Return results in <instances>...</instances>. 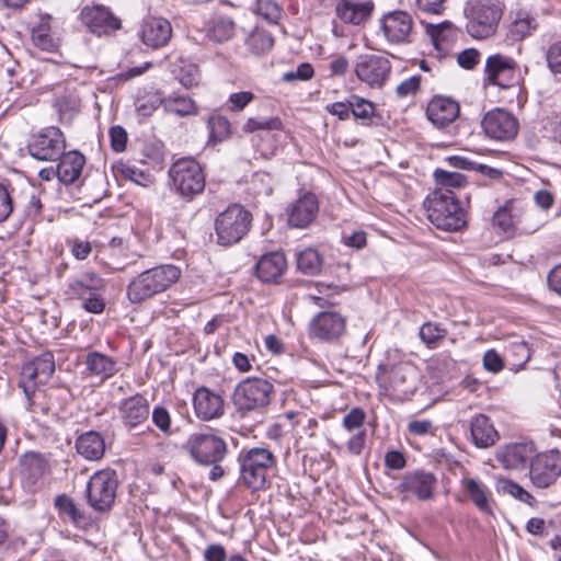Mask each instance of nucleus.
Listing matches in <instances>:
<instances>
[{"label":"nucleus","instance_id":"1","mask_svg":"<svg viewBox=\"0 0 561 561\" xmlns=\"http://www.w3.org/2000/svg\"><path fill=\"white\" fill-rule=\"evenodd\" d=\"M181 277V270L173 264L148 268L130 280L127 298L131 304H141L171 288Z\"/></svg>","mask_w":561,"mask_h":561},{"label":"nucleus","instance_id":"2","mask_svg":"<svg viewBox=\"0 0 561 561\" xmlns=\"http://www.w3.org/2000/svg\"><path fill=\"white\" fill-rule=\"evenodd\" d=\"M424 205L428 220L438 229L456 231L466 225L465 211L455 195L433 192Z\"/></svg>","mask_w":561,"mask_h":561},{"label":"nucleus","instance_id":"3","mask_svg":"<svg viewBox=\"0 0 561 561\" xmlns=\"http://www.w3.org/2000/svg\"><path fill=\"white\" fill-rule=\"evenodd\" d=\"M240 480L249 489L257 491L265 488L268 471L275 466L273 453L263 447L244 450L239 456Z\"/></svg>","mask_w":561,"mask_h":561},{"label":"nucleus","instance_id":"4","mask_svg":"<svg viewBox=\"0 0 561 561\" xmlns=\"http://www.w3.org/2000/svg\"><path fill=\"white\" fill-rule=\"evenodd\" d=\"M416 370L407 362L380 364L376 373L378 386L391 396L403 400L416 388Z\"/></svg>","mask_w":561,"mask_h":561},{"label":"nucleus","instance_id":"5","mask_svg":"<svg viewBox=\"0 0 561 561\" xmlns=\"http://www.w3.org/2000/svg\"><path fill=\"white\" fill-rule=\"evenodd\" d=\"M252 215L239 204L229 205L215 219L217 243L230 247L238 243L250 230Z\"/></svg>","mask_w":561,"mask_h":561},{"label":"nucleus","instance_id":"6","mask_svg":"<svg viewBox=\"0 0 561 561\" xmlns=\"http://www.w3.org/2000/svg\"><path fill=\"white\" fill-rule=\"evenodd\" d=\"M117 488L115 470L106 468L94 472L87 484L88 504L96 512H108L115 502Z\"/></svg>","mask_w":561,"mask_h":561},{"label":"nucleus","instance_id":"7","mask_svg":"<svg viewBox=\"0 0 561 561\" xmlns=\"http://www.w3.org/2000/svg\"><path fill=\"white\" fill-rule=\"evenodd\" d=\"M169 175L176 192L186 198L201 194L205 187V176L199 163L192 158H182L175 161Z\"/></svg>","mask_w":561,"mask_h":561},{"label":"nucleus","instance_id":"8","mask_svg":"<svg viewBox=\"0 0 561 561\" xmlns=\"http://www.w3.org/2000/svg\"><path fill=\"white\" fill-rule=\"evenodd\" d=\"M501 9L491 1H478L466 10L468 34L477 39L492 36L501 20Z\"/></svg>","mask_w":561,"mask_h":561},{"label":"nucleus","instance_id":"9","mask_svg":"<svg viewBox=\"0 0 561 561\" xmlns=\"http://www.w3.org/2000/svg\"><path fill=\"white\" fill-rule=\"evenodd\" d=\"M272 390L273 385L266 379L245 378L233 391V404L242 413L262 409L270 403Z\"/></svg>","mask_w":561,"mask_h":561},{"label":"nucleus","instance_id":"10","mask_svg":"<svg viewBox=\"0 0 561 561\" xmlns=\"http://www.w3.org/2000/svg\"><path fill=\"white\" fill-rule=\"evenodd\" d=\"M184 449L199 465L221 462L227 454L226 442L214 433H194L190 435Z\"/></svg>","mask_w":561,"mask_h":561},{"label":"nucleus","instance_id":"11","mask_svg":"<svg viewBox=\"0 0 561 561\" xmlns=\"http://www.w3.org/2000/svg\"><path fill=\"white\" fill-rule=\"evenodd\" d=\"M391 62L379 54H362L357 57L354 71L357 79L371 89H380L391 75Z\"/></svg>","mask_w":561,"mask_h":561},{"label":"nucleus","instance_id":"12","mask_svg":"<svg viewBox=\"0 0 561 561\" xmlns=\"http://www.w3.org/2000/svg\"><path fill=\"white\" fill-rule=\"evenodd\" d=\"M66 140L58 127L49 126L34 134L27 145L30 154L39 161H55L60 158Z\"/></svg>","mask_w":561,"mask_h":561},{"label":"nucleus","instance_id":"13","mask_svg":"<svg viewBox=\"0 0 561 561\" xmlns=\"http://www.w3.org/2000/svg\"><path fill=\"white\" fill-rule=\"evenodd\" d=\"M55 371V360L51 353L46 352L23 365L20 386L25 396L31 399L38 386L45 385Z\"/></svg>","mask_w":561,"mask_h":561},{"label":"nucleus","instance_id":"14","mask_svg":"<svg viewBox=\"0 0 561 561\" xmlns=\"http://www.w3.org/2000/svg\"><path fill=\"white\" fill-rule=\"evenodd\" d=\"M309 335L323 342H335L346 331V318L334 310H322L310 321Z\"/></svg>","mask_w":561,"mask_h":561},{"label":"nucleus","instance_id":"15","mask_svg":"<svg viewBox=\"0 0 561 561\" xmlns=\"http://www.w3.org/2000/svg\"><path fill=\"white\" fill-rule=\"evenodd\" d=\"M561 474L560 454L556 450L537 455L531 459L529 477L534 486L546 489Z\"/></svg>","mask_w":561,"mask_h":561},{"label":"nucleus","instance_id":"16","mask_svg":"<svg viewBox=\"0 0 561 561\" xmlns=\"http://www.w3.org/2000/svg\"><path fill=\"white\" fill-rule=\"evenodd\" d=\"M79 16L82 24L98 36L110 35L122 27L121 20L102 4L83 7Z\"/></svg>","mask_w":561,"mask_h":561},{"label":"nucleus","instance_id":"17","mask_svg":"<svg viewBox=\"0 0 561 561\" xmlns=\"http://www.w3.org/2000/svg\"><path fill=\"white\" fill-rule=\"evenodd\" d=\"M117 412L122 425L130 432L147 423L150 415V404L145 396L135 393L118 403Z\"/></svg>","mask_w":561,"mask_h":561},{"label":"nucleus","instance_id":"18","mask_svg":"<svg viewBox=\"0 0 561 561\" xmlns=\"http://www.w3.org/2000/svg\"><path fill=\"white\" fill-rule=\"evenodd\" d=\"M380 30L388 43L405 44L410 42L413 20L405 11H392L385 14L380 20Z\"/></svg>","mask_w":561,"mask_h":561},{"label":"nucleus","instance_id":"19","mask_svg":"<svg viewBox=\"0 0 561 561\" xmlns=\"http://www.w3.org/2000/svg\"><path fill=\"white\" fill-rule=\"evenodd\" d=\"M482 128L492 139L508 140L516 136L518 123L511 113L496 108L484 115Z\"/></svg>","mask_w":561,"mask_h":561},{"label":"nucleus","instance_id":"20","mask_svg":"<svg viewBox=\"0 0 561 561\" xmlns=\"http://www.w3.org/2000/svg\"><path fill=\"white\" fill-rule=\"evenodd\" d=\"M516 62L500 54L491 55L485 61V76L490 84L506 89L514 84Z\"/></svg>","mask_w":561,"mask_h":561},{"label":"nucleus","instance_id":"21","mask_svg":"<svg viewBox=\"0 0 561 561\" xmlns=\"http://www.w3.org/2000/svg\"><path fill=\"white\" fill-rule=\"evenodd\" d=\"M193 407L196 416L203 421H210L224 414V399L221 394L207 387H199L195 390Z\"/></svg>","mask_w":561,"mask_h":561},{"label":"nucleus","instance_id":"22","mask_svg":"<svg viewBox=\"0 0 561 561\" xmlns=\"http://www.w3.org/2000/svg\"><path fill=\"white\" fill-rule=\"evenodd\" d=\"M172 36L171 23L160 16L144 19L140 26V37L144 44L152 48H159L168 44Z\"/></svg>","mask_w":561,"mask_h":561},{"label":"nucleus","instance_id":"23","mask_svg":"<svg viewBox=\"0 0 561 561\" xmlns=\"http://www.w3.org/2000/svg\"><path fill=\"white\" fill-rule=\"evenodd\" d=\"M437 484L436 477L431 472L414 471L404 476L401 490L408 495H413L420 501L433 499Z\"/></svg>","mask_w":561,"mask_h":561},{"label":"nucleus","instance_id":"24","mask_svg":"<svg viewBox=\"0 0 561 561\" xmlns=\"http://www.w3.org/2000/svg\"><path fill=\"white\" fill-rule=\"evenodd\" d=\"M427 118L438 128L453 123L459 115V104L445 96H435L427 104Z\"/></svg>","mask_w":561,"mask_h":561},{"label":"nucleus","instance_id":"25","mask_svg":"<svg viewBox=\"0 0 561 561\" xmlns=\"http://www.w3.org/2000/svg\"><path fill=\"white\" fill-rule=\"evenodd\" d=\"M20 474L26 488H33L48 471L46 459L38 453L30 451L20 457Z\"/></svg>","mask_w":561,"mask_h":561},{"label":"nucleus","instance_id":"26","mask_svg":"<svg viewBox=\"0 0 561 561\" xmlns=\"http://www.w3.org/2000/svg\"><path fill=\"white\" fill-rule=\"evenodd\" d=\"M318 201L313 194H305L291 206L288 222L296 228H306L318 214Z\"/></svg>","mask_w":561,"mask_h":561},{"label":"nucleus","instance_id":"27","mask_svg":"<svg viewBox=\"0 0 561 561\" xmlns=\"http://www.w3.org/2000/svg\"><path fill=\"white\" fill-rule=\"evenodd\" d=\"M534 448L528 444H512L501 448L496 460L505 469H524L534 455Z\"/></svg>","mask_w":561,"mask_h":561},{"label":"nucleus","instance_id":"28","mask_svg":"<svg viewBox=\"0 0 561 561\" xmlns=\"http://www.w3.org/2000/svg\"><path fill=\"white\" fill-rule=\"evenodd\" d=\"M286 268L287 261L282 252L264 254L256 263L257 277L264 283H276Z\"/></svg>","mask_w":561,"mask_h":561},{"label":"nucleus","instance_id":"29","mask_svg":"<svg viewBox=\"0 0 561 561\" xmlns=\"http://www.w3.org/2000/svg\"><path fill=\"white\" fill-rule=\"evenodd\" d=\"M105 284L95 273H85L68 283L67 295L72 299L82 300L91 295H99L103 291Z\"/></svg>","mask_w":561,"mask_h":561},{"label":"nucleus","instance_id":"30","mask_svg":"<svg viewBox=\"0 0 561 561\" xmlns=\"http://www.w3.org/2000/svg\"><path fill=\"white\" fill-rule=\"evenodd\" d=\"M470 433L478 448H488L499 439V433L491 420L484 414H478L470 421Z\"/></svg>","mask_w":561,"mask_h":561},{"label":"nucleus","instance_id":"31","mask_svg":"<svg viewBox=\"0 0 561 561\" xmlns=\"http://www.w3.org/2000/svg\"><path fill=\"white\" fill-rule=\"evenodd\" d=\"M85 158L79 151H69L59 158L57 176L66 185L75 183L81 175Z\"/></svg>","mask_w":561,"mask_h":561},{"label":"nucleus","instance_id":"32","mask_svg":"<svg viewBox=\"0 0 561 561\" xmlns=\"http://www.w3.org/2000/svg\"><path fill=\"white\" fill-rule=\"evenodd\" d=\"M529 215V211L520 209L515 202H507L500 207L493 215V226L497 227L505 233L514 232L523 219Z\"/></svg>","mask_w":561,"mask_h":561},{"label":"nucleus","instance_id":"33","mask_svg":"<svg viewBox=\"0 0 561 561\" xmlns=\"http://www.w3.org/2000/svg\"><path fill=\"white\" fill-rule=\"evenodd\" d=\"M374 10V4L367 2L342 1L336 5L337 16L345 23L359 25L369 19Z\"/></svg>","mask_w":561,"mask_h":561},{"label":"nucleus","instance_id":"34","mask_svg":"<svg viewBox=\"0 0 561 561\" xmlns=\"http://www.w3.org/2000/svg\"><path fill=\"white\" fill-rule=\"evenodd\" d=\"M76 448L85 459L99 460L104 456L105 440L99 432L89 431L78 437Z\"/></svg>","mask_w":561,"mask_h":561},{"label":"nucleus","instance_id":"35","mask_svg":"<svg viewBox=\"0 0 561 561\" xmlns=\"http://www.w3.org/2000/svg\"><path fill=\"white\" fill-rule=\"evenodd\" d=\"M87 370L90 375L104 381L113 377L117 371L116 360L100 352H90L84 360Z\"/></svg>","mask_w":561,"mask_h":561},{"label":"nucleus","instance_id":"36","mask_svg":"<svg viewBox=\"0 0 561 561\" xmlns=\"http://www.w3.org/2000/svg\"><path fill=\"white\" fill-rule=\"evenodd\" d=\"M164 111L178 116H188L197 114V105L193 99L187 95L172 93L160 99Z\"/></svg>","mask_w":561,"mask_h":561},{"label":"nucleus","instance_id":"37","mask_svg":"<svg viewBox=\"0 0 561 561\" xmlns=\"http://www.w3.org/2000/svg\"><path fill=\"white\" fill-rule=\"evenodd\" d=\"M462 488L469 495L472 503L481 511V512H490L489 504V490L484 483L477 479L465 478L461 481Z\"/></svg>","mask_w":561,"mask_h":561},{"label":"nucleus","instance_id":"38","mask_svg":"<svg viewBox=\"0 0 561 561\" xmlns=\"http://www.w3.org/2000/svg\"><path fill=\"white\" fill-rule=\"evenodd\" d=\"M245 46L250 53L260 56L268 53L274 46V37L267 30L256 26L247 37Z\"/></svg>","mask_w":561,"mask_h":561},{"label":"nucleus","instance_id":"39","mask_svg":"<svg viewBox=\"0 0 561 561\" xmlns=\"http://www.w3.org/2000/svg\"><path fill=\"white\" fill-rule=\"evenodd\" d=\"M55 505L62 516L68 517L75 525L84 527L89 524V518L79 510L73 500L66 494L58 495Z\"/></svg>","mask_w":561,"mask_h":561},{"label":"nucleus","instance_id":"40","mask_svg":"<svg viewBox=\"0 0 561 561\" xmlns=\"http://www.w3.org/2000/svg\"><path fill=\"white\" fill-rule=\"evenodd\" d=\"M437 188L434 192H440L442 195H454L453 188H460L466 183V176L458 172H448L437 169L434 172Z\"/></svg>","mask_w":561,"mask_h":561},{"label":"nucleus","instance_id":"41","mask_svg":"<svg viewBox=\"0 0 561 561\" xmlns=\"http://www.w3.org/2000/svg\"><path fill=\"white\" fill-rule=\"evenodd\" d=\"M234 34V23L230 18L219 16L211 21L207 28V37L215 43L230 39Z\"/></svg>","mask_w":561,"mask_h":561},{"label":"nucleus","instance_id":"42","mask_svg":"<svg viewBox=\"0 0 561 561\" xmlns=\"http://www.w3.org/2000/svg\"><path fill=\"white\" fill-rule=\"evenodd\" d=\"M209 130L208 142L216 145L228 139L231 135V124L229 119L222 115H213L207 121Z\"/></svg>","mask_w":561,"mask_h":561},{"label":"nucleus","instance_id":"43","mask_svg":"<svg viewBox=\"0 0 561 561\" xmlns=\"http://www.w3.org/2000/svg\"><path fill=\"white\" fill-rule=\"evenodd\" d=\"M297 267L304 274L317 275L322 268V257L317 250L305 249L297 255Z\"/></svg>","mask_w":561,"mask_h":561},{"label":"nucleus","instance_id":"44","mask_svg":"<svg viewBox=\"0 0 561 561\" xmlns=\"http://www.w3.org/2000/svg\"><path fill=\"white\" fill-rule=\"evenodd\" d=\"M32 39L35 46L42 50L53 51L57 48V44L50 33L48 19H43L38 25L33 27Z\"/></svg>","mask_w":561,"mask_h":561},{"label":"nucleus","instance_id":"45","mask_svg":"<svg viewBox=\"0 0 561 561\" xmlns=\"http://www.w3.org/2000/svg\"><path fill=\"white\" fill-rule=\"evenodd\" d=\"M283 128L279 117H250L243 124L242 130L252 134L259 130H282Z\"/></svg>","mask_w":561,"mask_h":561},{"label":"nucleus","instance_id":"46","mask_svg":"<svg viewBox=\"0 0 561 561\" xmlns=\"http://www.w3.org/2000/svg\"><path fill=\"white\" fill-rule=\"evenodd\" d=\"M496 490L500 493L512 495L514 499L523 503L531 504L534 501V496L528 491L518 483L505 478L496 480Z\"/></svg>","mask_w":561,"mask_h":561},{"label":"nucleus","instance_id":"47","mask_svg":"<svg viewBox=\"0 0 561 561\" xmlns=\"http://www.w3.org/2000/svg\"><path fill=\"white\" fill-rule=\"evenodd\" d=\"M351 111L355 118L370 121L375 116V105L373 102L353 94L350 96Z\"/></svg>","mask_w":561,"mask_h":561},{"label":"nucleus","instance_id":"48","mask_svg":"<svg viewBox=\"0 0 561 561\" xmlns=\"http://www.w3.org/2000/svg\"><path fill=\"white\" fill-rule=\"evenodd\" d=\"M255 12L271 24H277L282 18V8L273 0H257Z\"/></svg>","mask_w":561,"mask_h":561},{"label":"nucleus","instance_id":"49","mask_svg":"<svg viewBox=\"0 0 561 561\" xmlns=\"http://www.w3.org/2000/svg\"><path fill=\"white\" fill-rule=\"evenodd\" d=\"M174 73L180 83L185 88L197 85L201 77L198 67L191 62H183L179 69L174 70Z\"/></svg>","mask_w":561,"mask_h":561},{"label":"nucleus","instance_id":"50","mask_svg":"<svg viewBox=\"0 0 561 561\" xmlns=\"http://www.w3.org/2000/svg\"><path fill=\"white\" fill-rule=\"evenodd\" d=\"M536 19L529 15L519 16L511 26V34L515 39H522L529 36L537 28Z\"/></svg>","mask_w":561,"mask_h":561},{"label":"nucleus","instance_id":"51","mask_svg":"<svg viewBox=\"0 0 561 561\" xmlns=\"http://www.w3.org/2000/svg\"><path fill=\"white\" fill-rule=\"evenodd\" d=\"M419 334L428 347H435L437 341L446 335V330L438 324L426 322L421 327Z\"/></svg>","mask_w":561,"mask_h":561},{"label":"nucleus","instance_id":"52","mask_svg":"<svg viewBox=\"0 0 561 561\" xmlns=\"http://www.w3.org/2000/svg\"><path fill=\"white\" fill-rule=\"evenodd\" d=\"M547 67L553 75H561V39L552 42L546 53Z\"/></svg>","mask_w":561,"mask_h":561},{"label":"nucleus","instance_id":"53","mask_svg":"<svg viewBox=\"0 0 561 561\" xmlns=\"http://www.w3.org/2000/svg\"><path fill=\"white\" fill-rule=\"evenodd\" d=\"M507 352L512 356L515 366L523 367L530 359V348L525 341L512 342Z\"/></svg>","mask_w":561,"mask_h":561},{"label":"nucleus","instance_id":"54","mask_svg":"<svg viewBox=\"0 0 561 561\" xmlns=\"http://www.w3.org/2000/svg\"><path fill=\"white\" fill-rule=\"evenodd\" d=\"M365 419V412L360 408H354L343 417L342 425L347 432H359L365 430L363 427Z\"/></svg>","mask_w":561,"mask_h":561},{"label":"nucleus","instance_id":"55","mask_svg":"<svg viewBox=\"0 0 561 561\" xmlns=\"http://www.w3.org/2000/svg\"><path fill=\"white\" fill-rule=\"evenodd\" d=\"M152 423L163 433H171V416L169 411L161 405L153 408L151 412Z\"/></svg>","mask_w":561,"mask_h":561},{"label":"nucleus","instance_id":"56","mask_svg":"<svg viewBox=\"0 0 561 561\" xmlns=\"http://www.w3.org/2000/svg\"><path fill=\"white\" fill-rule=\"evenodd\" d=\"M254 100V94L250 91L231 93L228 99V110L240 112Z\"/></svg>","mask_w":561,"mask_h":561},{"label":"nucleus","instance_id":"57","mask_svg":"<svg viewBox=\"0 0 561 561\" xmlns=\"http://www.w3.org/2000/svg\"><path fill=\"white\" fill-rule=\"evenodd\" d=\"M253 190L259 195L268 196L272 194V176L265 172H256L252 176Z\"/></svg>","mask_w":561,"mask_h":561},{"label":"nucleus","instance_id":"58","mask_svg":"<svg viewBox=\"0 0 561 561\" xmlns=\"http://www.w3.org/2000/svg\"><path fill=\"white\" fill-rule=\"evenodd\" d=\"M117 171L127 180L139 184V185H146V182L148 181V175L145 174L142 171L138 170L136 167L130 164H119L117 167Z\"/></svg>","mask_w":561,"mask_h":561},{"label":"nucleus","instance_id":"59","mask_svg":"<svg viewBox=\"0 0 561 561\" xmlns=\"http://www.w3.org/2000/svg\"><path fill=\"white\" fill-rule=\"evenodd\" d=\"M313 68L310 64L304 62L300 64L295 71H288L283 75V80L286 82H291L295 80H309L313 77Z\"/></svg>","mask_w":561,"mask_h":561},{"label":"nucleus","instance_id":"60","mask_svg":"<svg viewBox=\"0 0 561 561\" xmlns=\"http://www.w3.org/2000/svg\"><path fill=\"white\" fill-rule=\"evenodd\" d=\"M111 146L114 151L122 152L126 149L127 133L122 126H113L110 129Z\"/></svg>","mask_w":561,"mask_h":561},{"label":"nucleus","instance_id":"61","mask_svg":"<svg viewBox=\"0 0 561 561\" xmlns=\"http://www.w3.org/2000/svg\"><path fill=\"white\" fill-rule=\"evenodd\" d=\"M70 251L77 260H85L92 251L90 242L75 238L68 241Z\"/></svg>","mask_w":561,"mask_h":561},{"label":"nucleus","instance_id":"62","mask_svg":"<svg viewBox=\"0 0 561 561\" xmlns=\"http://www.w3.org/2000/svg\"><path fill=\"white\" fill-rule=\"evenodd\" d=\"M421 83L420 76H412L405 80H403L396 89V93L399 98H405L408 95L414 94Z\"/></svg>","mask_w":561,"mask_h":561},{"label":"nucleus","instance_id":"63","mask_svg":"<svg viewBox=\"0 0 561 561\" xmlns=\"http://www.w3.org/2000/svg\"><path fill=\"white\" fill-rule=\"evenodd\" d=\"M103 291H99V295H91L83 298L82 307L85 311L90 313H101L105 308V301L102 297Z\"/></svg>","mask_w":561,"mask_h":561},{"label":"nucleus","instance_id":"64","mask_svg":"<svg viewBox=\"0 0 561 561\" xmlns=\"http://www.w3.org/2000/svg\"><path fill=\"white\" fill-rule=\"evenodd\" d=\"M325 110L331 115L337 116L339 119L346 121L352 114L351 100L348 98L345 102H334L332 104H328Z\"/></svg>","mask_w":561,"mask_h":561}]
</instances>
